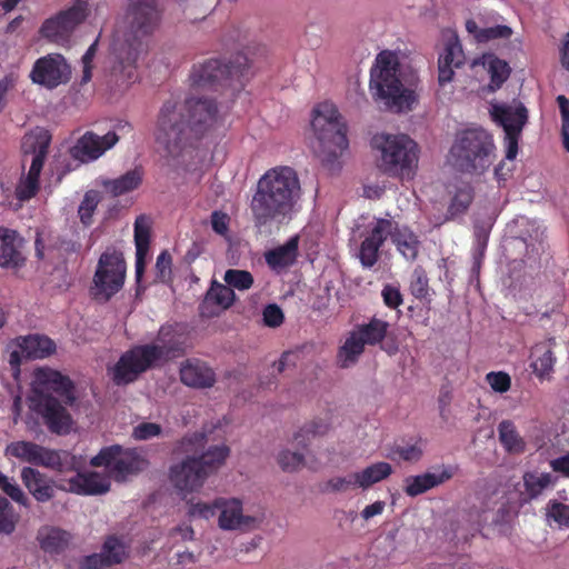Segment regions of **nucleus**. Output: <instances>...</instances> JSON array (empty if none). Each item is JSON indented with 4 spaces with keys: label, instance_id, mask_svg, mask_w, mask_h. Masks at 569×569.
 <instances>
[{
    "label": "nucleus",
    "instance_id": "obj_36",
    "mask_svg": "<svg viewBox=\"0 0 569 569\" xmlns=\"http://www.w3.org/2000/svg\"><path fill=\"white\" fill-rule=\"evenodd\" d=\"M531 368L539 379L549 378L553 371L556 358L550 346L546 342L537 343L531 351Z\"/></svg>",
    "mask_w": 569,
    "mask_h": 569
},
{
    "label": "nucleus",
    "instance_id": "obj_54",
    "mask_svg": "<svg viewBox=\"0 0 569 569\" xmlns=\"http://www.w3.org/2000/svg\"><path fill=\"white\" fill-rule=\"evenodd\" d=\"M278 463L283 471H296L305 465L303 456L299 452L283 450L278 456Z\"/></svg>",
    "mask_w": 569,
    "mask_h": 569
},
{
    "label": "nucleus",
    "instance_id": "obj_18",
    "mask_svg": "<svg viewBox=\"0 0 569 569\" xmlns=\"http://www.w3.org/2000/svg\"><path fill=\"white\" fill-rule=\"evenodd\" d=\"M119 141L116 132L109 131L104 136H99L92 131H87L69 149L72 159L81 163L94 161L107 150L111 149Z\"/></svg>",
    "mask_w": 569,
    "mask_h": 569
},
{
    "label": "nucleus",
    "instance_id": "obj_37",
    "mask_svg": "<svg viewBox=\"0 0 569 569\" xmlns=\"http://www.w3.org/2000/svg\"><path fill=\"white\" fill-rule=\"evenodd\" d=\"M37 539L44 552L58 555L68 546L69 533L59 528L46 527L39 530Z\"/></svg>",
    "mask_w": 569,
    "mask_h": 569
},
{
    "label": "nucleus",
    "instance_id": "obj_14",
    "mask_svg": "<svg viewBox=\"0 0 569 569\" xmlns=\"http://www.w3.org/2000/svg\"><path fill=\"white\" fill-rule=\"evenodd\" d=\"M90 13L88 0H73L67 9L47 18L40 29L41 38L57 44L69 42L76 29L84 22Z\"/></svg>",
    "mask_w": 569,
    "mask_h": 569
},
{
    "label": "nucleus",
    "instance_id": "obj_61",
    "mask_svg": "<svg viewBox=\"0 0 569 569\" xmlns=\"http://www.w3.org/2000/svg\"><path fill=\"white\" fill-rule=\"evenodd\" d=\"M327 489L339 492L347 491L351 487H357L356 482V473L350 475L349 477H336L326 483Z\"/></svg>",
    "mask_w": 569,
    "mask_h": 569
},
{
    "label": "nucleus",
    "instance_id": "obj_3",
    "mask_svg": "<svg viewBox=\"0 0 569 569\" xmlns=\"http://www.w3.org/2000/svg\"><path fill=\"white\" fill-rule=\"evenodd\" d=\"M187 347L188 332L184 325H162L154 342L134 346L121 355L112 368V380L118 386L131 383L149 369L183 356Z\"/></svg>",
    "mask_w": 569,
    "mask_h": 569
},
{
    "label": "nucleus",
    "instance_id": "obj_5",
    "mask_svg": "<svg viewBox=\"0 0 569 569\" xmlns=\"http://www.w3.org/2000/svg\"><path fill=\"white\" fill-rule=\"evenodd\" d=\"M37 379L39 387L30 399L32 410L42 417L52 433H69L72 418L66 406L76 402L73 382L69 377L50 369L38 370Z\"/></svg>",
    "mask_w": 569,
    "mask_h": 569
},
{
    "label": "nucleus",
    "instance_id": "obj_20",
    "mask_svg": "<svg viewBox=\"0 0 569 569\" xmlns=\"http://www.w3.org/2000/svg\"><path fill=\"white\" fill-rule=\"evenodd\" d=\"M391 232V220L376 219L375 224L362 240L359 248V260L363 268H372L378 259L379 251Z\"/></svg>",
    "mask_w": 569,
    "mask_h": 569
},
{
    "label": "nucleus",
    "instance_id": "obj_57",
    "mask_svg": "<svg viewBox=\"0 0 569 569\" xmlns=\"http://www.w3.org/2000/svg\"><path fill=\"white\" fill-rule=\"evenodd\" d=\"M162 428L160 425L154 422H141L137 425L132 430V437L136 440H149L161 433Z\"/></svg>",
    "mask_w": 569,
    "mask_h": 569
},
{
    "label": "nucleus",
    "instance_id": "obj_29",
    "mask_svg": "<svg viewBox=\"0 0 569 569\" xmlns=\"http://www.w3.org/2000/svg\"><path fill=\"white\" fill-rule=\"evenodd\" d=\"M390 325L386 320L379 319L377 317H372L369 322L358 325L355 329L363 339L366 345L368 346H377L380 345L381 349L385 350L388 355H393L397 351L396 346H382L383 340L386 339Z\"/></svg>",
    "mask_w": 569,
    "mask_h": 569
},
{
    "label": "nucleus",
    "instance_id": "obj_25",
    "mask_svg": "<svg viewBox=\"0 0 569 569\" xmlns=\"http://www.w3.org/2000/svg\"><path fill=\"white\" fill-rule=\"evenodd\" d=\"M50 142L51 136L46 130L24 137L22 148L26 154L32 153L31 166L28 171L32 176L40 178Z\"/></svg>",
    "mask_w": 569,
    "mask_h": 569
},
{
    "label": "nucleus",
    "instance_id": "obj_11",
    "mask_svg": "<svg viewBox=\"0 0 569 569\" xmlns=\"http://www.w3.org/2000/svg\"><path fill=\"white\" fill-rule=\"evenodd\" d=\"M249 72V59L246 54L237 52L228 61L208 59L194 64L190 74L193 89H213L231 87L233 90L244 87L243 79Z\"/></svg>",
    "mask_w": 569,
    "mask_h": 569
},
{
    "label": "nucleus",
    "instance_id": "obj_28",
    "mask_svg": "<svg viewBox=\"0 0 569 569\" xmlns=\"http://www.w3.org/2000/svg\"><path fill=\"white\" fill-rule=\"evenodd\" d=\"M22 240L17 231L0 227V266L19 267L24 261L20 251Z\"/></svg>",
    "mask_w": 569,
    "mask_h": 569
},
{
    "label": "nucleus",
    "instance_id": "obj_4",
    "mask_svg": "<svg viewBox=\"0 0 569 569\" xmlns=\"http://www.w3.org/2000/svg\"><path fill=\"white\" fill-rule=\"evenodd\" d=\"M300 198L301 184L293 168L279 166L267 170L250 202L254 226L262 228L290 218Z\"/></svg>",
    "mask_w": 569,
    "mask_h": 569
},
{
    "label": "nucleus",
    "instance_id": "obj_10",
    "mask_svg": "<svg viewBox=\"0 0 569 569\" xmlns=\"http://www.w3.org/2000/svg\"><path fill=\"white\" fill-rule=\"evenodd\" d=\"M229 453L228 446L219 445L209 447L199 457L187 456L180 463L170 468V481L181 493L198 491L206 480L223 466Z\"/></svg>",
    "mask_w": 569,
    "mask_h": 569
},
{
    "label": "nucleus",
    "instance_id": "obj_43",
    "mask_svg": "<svg viewBox=\"0 0 569 569\" xmlns=\"http://www.w3.org/2000/svg\"><path fill=\"white\" fill-rule=\"evenodd\" d=\"M488 72L490 74V90L495 91L507 81L510 76V67L505 61L497 57L490 56L487 61Z\"/></svg>",
    "mask_w": 569,
    "mask_h": 569
},
{
    "label": "nucleus",
    "instance_id": "obj_27",
    "mask_svg": "<svg viewBox=\"0 0 569 569\" xmlns=\"http://www.w3.org/2000/svg\"><path fill=\"white\" fill-rule=\"evenodd\" d=\"M236 295L231 288L226 284L213 281L200 305V313L203 317H212L217 315L213 309L224 310L232 306Z\"/></svg>",
    "mask_w": 569,
    "mask_h": 569
},
{
    "label": "nucleus",
    "instance_id": "obj_24",
    "mask_svg": "<svg viewBox=\"0 0 569 569\" xmlns=\"http://www.w3.org/2000/svg\"><path fill=\"white\" fill-rule=\"evenodd\" d=\"M20 476L28 492L38 502L44 503L54 497V481L38 469L23 467Z\"/></svg>",
    "mask_w": 569,
    "mask_h": 569
},
{
    "label": "nucleus",
    "instance_id": "obj_7",
    "mask_svg": "<svg viewBox=\"0 0 569 569\" xmlns=\"http://www.w3.org/2000/svg\"><path fill=\"white\" fill-rule=\"evenodd\" d=\"M377 152L376 164L380 172L401 180H411L419 162V146L408 134L377 133L371 138Z\"/></svg>",
    "mask_w": 569,
    "mask_h": 569
},
{
    "label": "nucleus",
    "instance_id": "obj_45",
    "mask_svg": "<svg viewBox=\"0 0 569 569\" xmlns=\"http://www.w3.org/2000/svg\"><path fill=\"white\" fill-rule=\"evenodd\" d=\"M151 226L147 217L140 216L134 221L136 251H148L150 247Z\"/></svg>",
    "mask_w": 569,
    "mask_h": 569
},
{
    "label": "nucleus",
    "instance_id": "obj_34",
    "mask_svg": "<svg viewBox=\"0 0 569 569\" xmlns=\"http://www.w3.org/2000/svg\"><path fill=\"white\" fill-rule=\"evenodd\" d=\"M366 342L353 329L346 338L343 345L338 349L337 362L340 368L347 369L356 365L359 357L365 352Z\"/></svg>",
    "mask_w": 569,
    "mask_h": 569
},
{
    "label": "nucleus",
    "instance_id": "obj_19",
    "mask_svg": "<svg viewBox=\"0 0 569 569\" xmlns=\"http://www.w3.org/2000/svg\"><path fill=\"white\" fill-rule=\"evenodd\" d=\"M219 517L218 526L222 530H251L257 527L258 519L243 513L242 501L238 498H217Z\"/></svg>",
    "mask_w": 569,
    "mask_h": 569
},
{
    "label": "nucleus",
    "instance_id": "obj_40",
    "mask_svg": "<svg viewBox=\"0 0 569 569\" xmlns=\"http://www.w3.org/2000/svg\"><path fill=\"white\" fill-rule=\"evenodd\" d=\"M499 441L509 453L519 455L525 452L526 442L510 420H503L498 426Z\"/></svg>",
    "mask_w": 569,
    "mask_h": 569
},
{
    "label": "nucleus",
    "instance_id": "obj_51",
    "mask_svg": "<svg viewBox=\"0 0 569 569\" xmlns=\"http://www.w3.org/2000/svg\"><path fill=\"white\" fill-rule=\"evenodd\" d=\"M410 291L417 299H423L429 292V279L421 267H417L412 273Z\"/></svg>",
    "mask_w": 569,
    "mask_h": 569
},
{
    "label": "nucleus",
    "instance_id": "obj_2",
    "mask_svg": "<svg viewBox=\"0 0 569 569\" xmlns=\"http://www.w3.org/2000/svg\"><path fill=\"white\" fill-rule=\"evenodd\" d=\"M217 116L218 108L213 99H169L158 113L156 141L168 156L176 158L192 139H199L216 123Z\"/></svg>",
    "mask_w": 569,
    "mask_h": 569
},
{
    "label": "nucleus",
    "instance_id": "obj_12",
    "mask_svg": "<svg viewBox=\"0 0 569 569\" xmlns=\"http://www.w3.org/2000/svg\"><path fill=\"white\" fill-rule=\"evenodd\" d=\"M6 453L22 462L50 468L58 472H69L79 468V459L66 450H52L32 441H13Z\"/></svg>",
    "mask_w": 569,
    "mask_h": 569
},
{
    "label": "nucleus",
    "instance_id": "obj_48",
    "mask_svg": "<svg viewBox=\"0 0 569 569\" xmlns=\"http://www.w3.org/2000/svg\"><path fill=\"white\" fill-rule=\"evenodd\" d=\"M546 516L553 520L559 528H569V505L558 500H549L546 508Z\"/></svg>",
    "mask_w": 569,
    "mask_h": 569
},
{
    "label": "nucleus",
    "instance_id": "obj_42",
    "mask_svg": "<svg viewBox=\"0 0 569 569\" xmlns=\"http://www.w3.org/2000/svg\"><path fill=\"white\" fill-rule=\"evenodd\" d=\"M472 200H473V192H472L471 187L466 186V187L459 188L451 199V202L448 207L445 219L442 221H440L438 224H441L446 221L452 220L457 216L465 213L468 210V208L470 207Z\"/></svg>",
    "mask_w": 569,
    "mask_h": 569
},
{
    "label": "nucleus",
    "instance_id": "obj_50",
    "mask_svg": "<svg viewBox=\"0 0 569 569\" xmlns=\"http://www.w3.org/2000/svg\"><path fill=\"white\" fill-rule=\"evenodd\" d=\"M14 529L13 508L7 498L0 496V533L10 535Z\"/></svg>",
    "mask_w": 569,
    "mask_h": 569
},
{
    "label": "nucleus",
    "instance_id": "obj_30",
    "mask_svg": "<svg viewBox=\"0 0 569 569\" xmlns=\"http://www.w3.org/2000/svg\"><path fill=\"white\" fill-rule=\"evenodd\" d=\"M299 237H291L284 244L264 253L267 264L279 272L292 266L298 258Z\"/></svg>",
    "mask_w": 569,
    "mask_h": 569
},
{
    "label": "nucleus",
    "instance_id": "obj_63",
    "mask_svg": "<svg viewBox=\"0 0 569 569\" xmlns=\"http://www.w3.org/2000/svg\"><path fill=\"white\" fill-rule=\"evenodd\" d=\"M551 469L569 478V452L550 461Z\"/></svg>",
    "mask_w": 569,
    "mask_h": 569
},
{
    "label": "nucleus",
    "instance_id": "obj_47",
    "mask_svg": "<svg viewBox=\"0 0 569 569\" xmlns=\"http://www.w3.org/2000/svg\"><path fill=\"white\" fill-rule=\"evenodd\" d=\"M226 286L238 290H248L253 284V277L247 270L229 269L224 273Z\"/></svg>",
    "mask_w": 569,
    "mask_h": 569
},
{
    "label": "nucleus",
    "instance_id": "obj_62",
    "mask_svg": "<svg viewBox=\"0 0 569 569\" xmlns=\"http://www.w3.org/2000/svg\"><path fill=\"white\" fill-rule=\"evenodd\" d=\"M79 569H110V567L100 553H93L82 559Z\"/></svg>",
    "mask_w": 569,
    "mask_h": 569
},
{
    "label": "nucleus",
    "instance_id": "obj_64",
    "mask_svg": "<svg viewBox=\"0 0 569 569\" xmlns=\"http://www.w3.org/2000/svg\"><path fill=\"white\" fill-rule=\"evenodd\" d=\"M211 226L217 233L224 234L228 230L227 214L219 211H214L211 216Z\"/></svg>",
    "mask_w": 569,
    "mask_h": 569
},
{
    "label": "nucleus",
    "instance_id": "obj_56",
    "mask_svg": "<svg viewBox=\"0 0 569 569\" xmlns=\"http://www.w3.org/2000/svg\"><path fill=\"white\" fill-rule=\"evenodd\" d=\"M156 271L157 278L160 281L167 282L171 279L172 258L167 250L161 251L160 254L157 257Z\"/></svg>",
    "mask_w": 569,
    "mask_h": 569
},
{
    "label": "nucleus",
    "instance_id": "obj_9",
    "mask_svg": "<svg viewBox=\"0 0 569 569\" xmlns=\"http://www.w3.org/2000/svg\"><path fill=\"white\" fill-rule=\"evenodd\" d=\"M495 152L496 146L490 132L482 128H468L456 134L450 158L459 171L482 174L492 164Z\"/></svg>",
    "mask_w": 569,
    "mask_h": 569
},
{
    "label": "nucleus",
    "instance_id": "obj_8",
    "mask_svg": "<svg viewBox=\"0 0 569 569\" xmlns=\"http://www.w3.org/2000/svg\"><path fill=\"white\" fill-rule=\"evenodd\" d=\"M311 127L318 140V156L330 170L339 168V158L347 151L349 140L347 124L337 107L321 102L312 111Z\"/></svg>",
    "mask_w": 569,
    "mask_h": 569
},
{
    "label": "nucleus",
    "instance_id": "obj_55",
    "mask_svg": "<svg viewBox=\"0 0 569 569\" xmlns=\"http://www.w3.org/2000/svg\"><path fill=\"white\" fill-rule=\"evenodd\" d=\"M393 452L403 461L417 462L422 457V448L419 442L416 443H407V445H397L393 448Z\"/></svg>",
    "mask_w": 569,
    "mask_h": 569
},
{
    "label": "nucleus",
    "instance_id": "obj_59",
    "mask_svg": "<svg viewBox=\"0 0 569 569\" xmlns=\"http://www.w3.org/2000/svg\"><path fill=\"white\" fill-rule=\"evenodd\" d=\"M381 297L383 303L390 309H396L403 302L399 288L390 283L383 286Z\"/></svg>",
    "mask_w": 569,
    "mask_h": 569
},
{
    "label": "nucleus",
    "instance_id": "obj_58",
    "mask_svg": "<svg viewBox=\"0 0 569 569\" xmlns=\"http://www.w3.org/2000/svg\"><path fill=\"white\" fill-rule=\"evenodd\" d=\"M262 316L264 325L270 328H277L281 326L284 320L281 308L276 303L268 305L263 309Z\"/></svg>",
    "mask_w": 569,
    "mask_h": 569
},
{
    "label": "nucleus",
    "instance_id": "obj_31",
    "mask_svg": "<svg viewBox=\"0 0 569 569\" xmlns=\"http://www.w3.org/2000/svg\"><path fill=\"white\" fill-rule=\"evenodd\" d=\"M397 250L407 259L416 260L419 253L420 240L418 236L408 227H399L391 220V232L389 234Z\"/></svg>",
    "mask_w": 569,
    "mask_h": 569
},
{
    "label": "nucleus",
    "instance_id": "obj_41",
    "mask_svg": "<svg viewBox=\"0 0 569 569\" xmlns=\"http://www.w3.org/2000/svg\"><path fill=\"white\" fill-rule=\"evenodd\" d=\"M392 472L390 463L380 461L376 462L360 472H356L357 487L367 489L372 485L388 478Z\"/></svg>",
    "mask_w": 569,
    "mask_h": 569
},
{
    "label": "nucleus",
    "instance_id": "obj_46",
    "mask_svg": "<svg viewBox=\"0 0 569 569\" xmlns=\"http://www.w3.org/2000/svg\"><path fill=\"white\" fill-rule=\"evenodd\" d=\"M0 489L20 506H23L26 508L30 506V500L28 496L23 492V490L20 488L17 481L12 478L7 477L2 472H0Z\"/></svg>",
    "mask_w": 569,
    "mask_h": 569
},
{
    "label": "nucleus",
    "instance_id": "obj_6",
    "mask_svg": "<svg viewBox=\"0 0 569 569\" xmlns=\"http://www.w3.org/2000/svg\"><path fill=\"white\" fill-rule=\"evenodd\" d=\"M400 73L399 56L391 50L380 51L370 69L372 98L397 112L411 109L415 101L413 91L403 86Z\"/></svg>",
    "mask_w": 569,
    "mask_h": 569
},
{
    "label": "nucleus",
    "instance_id": "obj_60",
    "mask_svg": "<svg viewBox=\"0 0 569 569\" xmlns=\"http://www.w3.org/2000/svg\"><path fill=\"white\" fill-rule=\"evenodd\" d=\"M487 381L495 391L500 393L508 391L511 386L509 375L502 371L489 372L487 375Z\"/></svg>",
    "mask_w": 569,
    "mask_h": 569
},
{
    "label": "nucleus",
    "instance_id": "obj_22",
    "mask_svg": "<svg viewBox=\"0 0 569 569\" xmlns=\"http://www.w3.org/2000/svg\"><path fill=\"white\" fill-rule=\"evenodd\" d=\"M466 62L462 46L456 33L451 34L446 43L443 52L438 59V82L440 86L452 81L455 69L461 68Z\"/></svg>",
    "mask_w": 569,
    "mask_h": 569
},
{
    "label": "nucleus",
    "instance_id": "obj_16",
    "mask_svg": "<svg viewBox=\"0 0 569 569\" xmlns=\"http://www.w3.org/2000/svg\"><path fill=\"white\" fill-rule=\"evenodd\" d=\"M492 119L503 128L506 158L516 159L518 154L519 140L523 127L528 122V110L519 103L517 107L495 104L491 109Z\"/></svg>",
    "mask_w": 569,
    "mask_h": 569
},
{
    "label": "nucleus",
    "instance_id": "obj_53",
    "mask_svg": "<svg viewBox=\"0 0 569 569\" xmlns=\"http://www.w3.org/2000/svg\"><path fill=\"white\" fill-rule=\"evenodd\" d=\"M218 511V507H216V499L213 502H202V501H190L188 508V516L190 518H199V519H210Z\"/></svg>",
    "mask_w": 569,
    "mask_h": 569
},
{
    "label": "nucleus",
    "instance_id": "obj_23",
    "mask_svg": "<svg viewBox=\"0 0 569 569\" xmlns=\"http://www.w3.org/2000/svg\"><path fill=\"white\" fill-rule=\"evenodd\" d=\"M179 375L183 385L196 389L211 388L216 383L214 370L198 358H189L182 361Z\"/></svg>",
    "mask_w": 569,
    "mask_h": 569
},
{
    "label": "nucleus",
    "instance_id": "obj_38",
    "mask_svg": "<svg viewBox=\"0 0 569 569\" xmlns=\"http://www.w3.org/2000/svg\"><path fill=\"white\" fill-rule=\"evenodd\" d=\"M466 30L473 36L478 43H487L496 39H509L513 33L512 29L506 24L480 28L472 19L466 21Z\"/></svg>",
    "mask_w": 569,
    "mask_h": 569
},
{
    "label": "nucleus",
    "instance_id": "obj_26",
    "mask_svg": "<svg viewBox=\"0 0 569 569\" xmlns=\"http://www.w3.org/2000/svg\"><path fill=\"white\" fill-rule=\"evenodd\" d=\"M452 477L453 471L450 467H443L439 472L409 476L405 479V492L409 497H417L447 482Z\"/></svg>",
    "mask_w": 569,
    "mask_h": 569
},
{
    "label": "nucleus",
    "instance_id": "obj_32",
    "mask_svg": "<svg viewBox=\"0 0 569 569\" xmlns=\"http://www.w3.org/2000/svg\"><path fill=\"white\" fill-rule=\"evenodd\" d=\"M18 347L27 359H43L56 352V342L43 335L18 338Z\"/></svg>",
    "mask_w": 569,
    "mask_h": 569
},
{
    "label": "nucleus",
    "instance_id": "obj_21",
    "mask_svg": "<svg viewBox=\"0 0 569 569\" xmlns=\"http://www.w3.org/2000/svg\"><path fill=\"white\" fill-rule=\"evenodd\" d=\"M79 468L76 470L77 473L67 480L66 485L60 486V489L77 493V495H103L110 490L111 483L107 476L99 472H79Z\"/></svg>",
    "mask_w": 569,
    "mask_h": 569
},
{
    "label": "nucleus",
    "instance_id": "obj_13",
    "mask_svg": "<svg viewBox=\"0 0 569 569\" xmlns=\"http://www.w3.org/2000/svg\"><path fill=\"white\" fill-rule=\"evenodd\" d=\"M126 278V261L120 251L107 249L99 258L90 295L100 302L109 301L121 290Z\"/></svg>",
    "mask_w": 569,
    "mask_h": 569
},
{
    "label": "nucleus",
    "instance_id": "obj_15",
    "mask_svg": "<svg viewBox=\"0 0 569 569\" xmlns=\"http://www.w3.org/2000/svg\"><path fill=\"white\" fill-rule=\"evenodd\" d=\"M92 467H104L109 476L117 482H123L129 476L143 470L146 460L134 449H123L120 445L101 448L91 458Z\"/></svg>",
    "mask_w": 569,
    "mask_h": 569
},
{
    "label": "nucleus",
    "instance_id": "obj_44",
    "mask_svg": "<svg viewBox=\"0 0 569 569\" xmlns=\"http://www.w3.org/2000/svg\"><path fill=\"white\" fill-rule=\"evenodd\" d=\"M101 201L100 192L97 190H88L78 208V216L81 223L86 227L91 226L96 209Z\"/></svg>",
    "mask_w": 569,
    "mask_h": 569
},
{
    "label": "nucleus",
    "instance_id": "obj_35",
    "mask_svg": "<svg viewBox=\"0 0 569 569\" xmlns=\"http://www.w3.org/2000/svg\"><path fill=\"white\" fill-rule=\"evenodd\" d=\"M142 170L134 168L117 179L103 181L102 186L107 192L113 197H119L136 190L142 182Z\"/></svg>",
    "mask_w": 569,
    "mask_h": 569
},
{
    "label": "nucleus",
    "instance_id": "obj_1",
    "mask_svg": "<svg viewBox=\"0 0 569 569\" xmlns=\"http://www.w3.org/2000/svg\"><path fill=\"white\" fill-rule=\"evenodd\" d=\"M162 10L159 0H128L124 29L112 43L108 83L126 90L139 79L138 61L147 54L149 39L159 28Z\"/></svg>",
    "mask_w": 569,
    "mask_h": 569
},
{
    "label": "nucleus",
    "instance_id": "obj_49",
    "mask_svg": "<svg viewBox=\"0 0 569 569\" xmlns=\"http://www.w3.org/2000/svg\"><path fill=\"white\" fill-rule=\"evenodd\" d=\"M39 190V177L28 174L20 180L16 188V197L20 201H28L33 198Z\"/></svg>",
    "mask_w": 569,
    "mask_h": 569
},
{
    "label": "nucleus",
    "instance_id": "obj_39",
    "mask_svg": "<svg viewBox=\"0 0 569 569\" xmlns=\"http://www.w3.org/2000/svg\"><path fill=\"white\" fill-rule=\"evenodd\" d=\"M100 555L111 568L122 563L129 557V546L122 537L111 535L106 538Z\"/></svg>",
    "mask_w": 569,
    "mask_h": 569
},
{
    "label": "nucleus",
    "instance_id": "obj_52",
    "mask_svg": "<svg viewBox=\"0 0 569 569\" xmlns=\"http://www.w3.org/2000/svg\"><path fill=\"white\" fill-rule=\"evenodd\" d=\"M329 423L323 419H317L311 421L309 425L305 426L296 436L295 440L298 442V445H302L303 447L307 446V443L303 441L305 436L309 437L311 436H322L329 430Z\"/></svg>",
    "mask_w": 569,
    "mask_h": 569
},
{
    "label": "nucleus",
    "instance_id": "obj_33",
    "mask_svg": "<svg viewBox=\"0 0 569 569\" xmlns=\"http://www.w3.org/2000/svg\"><path fill=\"white\" fill-rule=\"evenodd\" d=\"M552 483V476L548 472L527 471L522 476L523 489L519 491V500L522 503H528L550 487Z\"/></svg>",
    "mask_w": 569,
    "mask_h": 569
},
{
    "label": "nucleus",
    "instance_id": "obj_17",
    "mask_svg": "<svg viewBox=\"0 0 569 569\" xmlns=\"http://www.w3.org/2000/svg\"><path fill=\"white\" fill-rule=\"evenodd\" d=\"M30 78L33 83L53 89L70 80L71 68L62 54L49 53L36 60Z\"/></svg>",
    "mask_w": 569,
    "mask_h": 569
}]
</instances>
